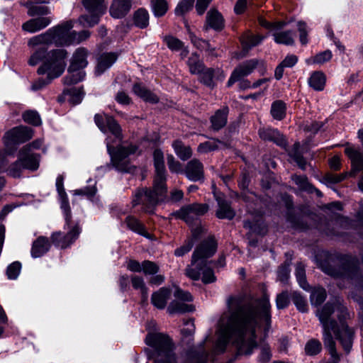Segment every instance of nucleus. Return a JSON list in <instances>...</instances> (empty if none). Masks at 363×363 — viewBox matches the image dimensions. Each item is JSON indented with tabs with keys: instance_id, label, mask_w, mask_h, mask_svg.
Masks as SVG:
<instances>
[{
	"instance_id": "obj_35",
	"label": "nucleus",
	"mask_w": 363,
	"mask_h": 363,
	"mask_svg": "<svg viewBox=\"0 0 363 363\" xmlns=\"http://www.w3.org/2000/svg\"><path fill=\"white\" fill-rule=\"evenodd\" d=\"M134 23L136 26L144 28L149 24V13L145 9H139L135 12Z\"/></svg>"
},
{
	"instance_id": "obj_58",
	"label": "nucleus",
	"mask_w": 363,
	"mask_h": 363,
	"mask_svg": "<svg viewBox=\"0 0 363 363\" xmlns=\"http://www.w3.org/2000/svg\"><path fill=\"white\" fill-rule=\"evenodd\" d=\"M67 93L70 96V102H72L74 104H78L81 103L84 95L82 89L75 88L68 90Z\"/></svg>"
},
{
	"instance_id": "obj_8",
	"label": "nucleus",
	"mask_w": 363,
	"mask_h": 363,
	"mask_svg": "<svg viewBox=\"0 0 363 363\" xmlns=\"http://www.w3.org/2000/svg\"><path fill=\"white\" fill-rule=\"evenodd\" d=\"M82 2L89 14L82 15L78 21L84 27H93L106 12L105 0H83Z\"/></svg>"
},
{
	"instance_id": "obj_51",
	"label": "nucleus",
	"mask_w": 363,
	"mask_h": 363,
	"mask_svg": "<svg viewBox=\"0 0 363 363\" xmlns=\"http://www.w3.org/2000/svg\"><path fill=\"white\" fill-rule=\"evenodd\" d=\"M321 343L320 341L312 339L309 340L305 347V351L308 355H315L321 350Z\"/></svg>"
},
{
	"instance_id": "obj_15",
	"label": "nucleus",
	"mask_w": 363,
	"mask_h": 363,
	"mask_svg": "<svg viewBox=\"0 0 363 363\" xmlns=\"http://www.w3.org/2000/svg\"><path fill=\"white\" fill-rule=\"evenodd\" d=\"M186 177L192 182H197L203 178V166L197 159L190 160L184 169Z\"/></svg>"
},
{
	"instance_id": "obj_21",
	"label": "nucleus",
	"mask_w": 363,
	"mask_h": 363,
	"mask_svg": "<svg viewBox=\"0 0 363 363\" xmlns=\"http://www.w3.org/2000/svg\"><path fill=\"white\" fill-rule=\"evenodd\" d=\"M51 21L52 19L50 17L32 18L23 23L22 28L29 33H35L46 28L50 24Z\"/></svg>"
},
{
	"instance_id": "obj_55",
	"label": "nucleus",
	"mask_w": 363,
	"mask_h": 363,
	"mask_svg": "<svg viewBox=\"0 0 363 363\" xmlns=\"http://www.w3.org/2000/svg\"><path fill=\"white\" fill-rule=\"evenodd\" d=\"M293 181L297 184L300 189L312 191L313 186L308 182V179L306 176H297L294 175L292 177Z\"/></svg>"
},
{
	"instance_id": "obj_61",
	"label": "nucleus",
	"mask_w": 363,
	"mask_h": 363,
	"mask_svg": "<svg viewBox=\"0 0 363 363\" xmlns=\"http://www.w3.org/2000/svg\"><path fill=\"white\" fill-rule=\"evenodd\" d=\"M259 24L271 30H277L281 29L286 23L284 22H275V23H269L263 18H259Z\"/></svg>"
},
{
	"instance_id": "obj_45",
	"label": "nucleus",
	"mask_w": 363,
	"mask_h": 363,
	"mask_svg": "<svg viewBox=\"0 0 363 363\" xmlns=\"http://www.w3.org/2000/svg\"><path fill=\"white\" fill-rule=\"evenodd\" d=\"M216 70L212 68H206L204 67L203 71L200 74V80L205 85L213 87L214 86L213 77Z\"/></svg>"
},
{
	"instance_id": "obj_46",
	"label": "nucleus",
	"mask_w": 363,
	"mask_h": 363,
	"mask_svg": "<svg viewBox=\"0 0 363 363\" xmlns=\"http://www.w3.org/2000/svg\"><path fill=\"white\" fill-rule=\"evenodd\" d=\"M326 298V291L323 288H318L313 290L311 294L312 305H320Z\"/></svg>"
},
{
	"instance_id": "obj_56",
	"label": "nucleus",
	"mask_w": 363,
	"mask_h": 363,
	"mask_svg": "<svg viewBox=\"0 0 363 363\" xmlns=\"http://www.w3.org/2000/svg\"><path fill=\"white\" fill-rule=\"evenodd\" d=\"M49 13V9L47 6L43 5H33L28 7V13L30 16H43Z\"/></svg>"
},
{
	"instance_id": "obj_27",
	"label": "nucleus",
	"mask_w": 363,
	"mask_h": 363,
	"mask_svg": "<svg viewBox=\"0 0 363 363\" xmlns=\"http://www.w3.org/2000/svg\"><path fill=\"white\" fill-rule=\"evenodd\" d=\"M326 77L320 71L313 72L308 78L309 86L315 91H322L325 85Z\"/></svg>"
},
{
	"instance_id": "obj_29",
	"label": "nucleus",
	"mask_w": 363,
	"mask_h": 363,
	"mask_svg": "<svg viewBox=\"0 0 363 363\" xmlns=\"http://www.w3.org/2000/svg\"><path fill=\"white\" fill-rule=\"evenodd\" d=\"M186 64L189 67V72L193 74H199L203 71L204 65L200 60L199 55L193 52L191 56L188 58Z\"/></svg>"
},
{
	"instance_id": "obj_11",
	"label": "nucleus",
	"mask_w": 363,
	"mask_h": 363,
	"mask_svg": "<svg viewBox=\"0 0 363 363\" xmlns=\"http://www.w3.org/2000/svg\"><path fill=\"white\" fill-rule=\"evenodd\" d=\"M94 121L103 133L109 131L118 142L121 140V129L118 123L111 116L106 114L97 113Z\"/></svg>"
},
{
	"instance_id": "obj_12",
	"label": "nucleus",
	"mask_w": 363,
	"mask_h": 363,
	"mask_svg": "<svg viewBox=\"0 0 363 363\" xmlns=\"http://www.w3.org/2000/svg\"><path fill=\"white\" fill-rule=\"evenodd\" d=\"M56 189L60 197V208L63 211L66 225L69 226L72 215L67 195L64 188V176L60 174L56 179Z\"/></svg>"
},
{
	"instance_id": "obj_1",
	"label": "nucleus",
	"mask_w": 363,
	"mask_h": 363,
	"mask_svg": "<svg viewBox=\"0 0 363 363\" xmlns=\"http://www.w3.org/2000/svg\"><path fill=\"white\" fill-rule=\"evenodd\" d=\"M228 310L221 316L216 349L223 352L232 342L240 354H250L257 347L256 328L266 337L271 328L270 303L268 296L249 301L242 296H230Z\"/></svg>"
},
{
	"instance_id": "obj_10",
	"label": "nucleus",
	"mask_w": 363,
	"mask_h": 363,
	"mask_svg": "<svg viewBox=\"0 0 363 363\" xmlns=\"http://www.w3.org/2000/svg\"><path fill=\"white\" fill-rule=\"evenodd\" d=\"M33 130L26 126L16 127L6 132L4 136V143L6 148H12L18 143H25L32 138Z\"/></svg>"
},
{
	"instance_id": "obj_17",
	"label": "nucleus",
	"mask_w": 363,
	"mask_h": 363,
	"mask_svg": "<svg viewBox=\"0 0 363 363\" xmlns=\"http://www.w3.org/2000/svg\"><path fill=\"white\" fill-rule=\"evenodd\" d=\"M118 55L115 52H104L97 59V64L95 68V74H102L106 69H109L116 61Z\"/></svg>"
},
{
	"instance_id": "obj_24",
	"label": "nucleus",
	"mask_w": 363,
	"mask_h": 363,
	"mask_svg": "<svg viewBox=\"0 0 363 363\" xmlns=\"http://www.w3.org/2000/svg\"><path fill=\"white\" fill-rule=\"evenodd\" d=\"M224 27V19L216 10L211 9L206 15V29L211 28L215 30H220Z\"/></svg>"
},
{
	"instance_id": "obj_13",
	"label": "nucleus",
	"mask_w": 363,
	"mask_h": 363,
	"mask_svg": "<svg viewBox=\"0 0 363 363\" xmlns=\"http://www.w3.org/2000/svg\"><path fill=\"white\" fill-rule=\"evenodd\" d=\"M259 63V62L257 60L253 59L246 61L238 66L234 69L228 81V86H231L234 83L240 81L242 77L251 74Z\"/></svg>"
},
{
	"instance_id": "obj_22",
	"label": "nucleus",
	"mask_w": 363,
	"mask_h": 363,
	"mask_svg": "<svg viewBox=\"0 0 363 363\" xmlns=\"http://www.w3.org/2000/svg\"><path fill=\"white\" fill-rule=\"evenodd\" d=\"M130 7V0H113L110 8V13L113 18H122L128 13Z\"/></svg>"
},
{
	"instance_id": "obj_50",
	"label": "nucleus",
	"mask_w": 363,
	"mask_h": 363,
	"mask_svg": "<svg viewBox=\"0 0 363 363\" xmlns=\"http://www.w3.org/2000/svg\"><path fill=\"white\" fill-rule=\"evenodd\" d=\"M291 297L299 311L306 312L307 311L306 301L300 294L293 291L291 293Z\"/></svg>"
},
{
	"instance_id": "obj_25",
	"label": "nucleus",
	"mask_w": 363,
	"mask_h": 363,
	"mask_svg": "<svg viewBox=\"0 0 363 363\" xmlns=\"http://www.w3.org/2000/svg\"><path fill=\"white\" fill-rule=\"evenodd\" d=\"M50 246L48 239L45 237L40 236L33 243L31 248L32 257L34 258L41 257L48 251Z\"/></svg>"
},
{
	"instance_id": "obj_31",
	"label": "nucleus",
	"mask_w": 363,
	"mask_h": 363,
	"mask_svg": "<svg viewBox=\"0 0 363 363\" xmlns=\"http://www.w3.org/2000/svg\"><path fill=\"white\" fill-rule=\"evenodd\" d=\"M273 34L274 41L278 44L291 45L294 44L293 32L291 30L279 31L274 30Z\"/></svg>"
},
{
	"instance_id": "obj_16",
	"label": "nucleus",
	"mask_w": 363,
	"mask_h": 363,
	"mask_svg": "<svg viewBox=\"0 0 363 363\" xmlns=\"http://www.w3.org/2000/svg\"><path fill=\"white\" fill-rule=\"evenodd\" d=\"M259 135L262 140L273 142L280 147H284L286 145L285 138L277 129L271 128H260Z\"/></svg>"
},
{
	"instance_id": "obj_62",
	"label": "nucleus",
	"mask_w": 363,
	"mask_h": 363,
	"mask_svg": "<svg viewBox=\"0 0 363 363\" xmlns=\"http://www.w3.org/2000/svg\"><path fill=\"white\" fill-rule=\"evenodd\" d=\"M22 169L24 168L23 167L22 163L20 161V158H18V160L12 164L9 168V174L13 177H18L21 175Z\"/></svg>"
},
{
	"instance_id": "obj_57",
	"label": "nucleus",
	"mask_w": 363,
	"mask_h": 363,
	"mask_svg": "<svg viewBox=\"0 0 363 363\" xmlns=\"http://www.w3.org/2000/svg\"><path fill=\"white\" fill-rule=\"evenodd\" d=\"M21 269V264L18 262H14L11 264L6 271L8 278L10 279H16L19 274Z\"/></svg>"
},
{
	"instance_id": "obj_42",
	"label": "nucleus",
	"mask_w": 363,
	"mask_h": 363,
	"mask_svg": "<svg viewBox=\"0 0 363 363\" xmlns=\"http://www.w3.org/2000/svg\"><path fill=\"white\" fill-rule=\"evenodd\" d=\"M271 114L274 119L281 120L286 115L285 104L281 101L274 102L271 108Z\"/></svg>"
},
{
	"instance_id": "obj_40",
	"label": "nucleus",
	"mask_w": 363,
	"mask_h": 363,
	"mask_svg": "<svg viewBox=\"0 0 363 363\" xmlns=\"http://www.w3.org/2000/svg\"><path fill=\"white\" fill-rule=\"evenodd\" d=\"M189 37L191 43L198 49L207 51L210 55H214V48H212L210 43L204 40L197 38L194 34L190 33Z\"/></svg>"
},
{
	"instance_id": "obj_64",
	"label": "nucleus",
	"mask_w": 363,
	"mask_h": 363,
	"mask_svg": "<svg viewBox=\"0 0 363 363\" xmlns=\"http://www.w3.org/2000/svg\"><path fill=\"white\" fill-rule=\"evenodd\" d=\"M193 245V240H189L184 245L174 250V255L177 257L183 256L191 250Z\"/></svg>"
},
{
	"instance_id": "obj_44",
	"label": "nucleus",
	"mask_w": 363,
	"mask_h": 363,
	"mask_svg": "<svg viewBox=\"0 0 363 363\" xmlns=\"http://www.w3.org/2000/svg\"><path fill=\"white\" fill-rule=\"evenodd\" d=\"M295 274L299 286L302 289L307 290L308 284L306 279L305 266L302 263L296 264Z\"/></svg>"
},
{
	"instance_id": "obj_39",
	"label": "nucleus",
	"mask_w": 363,
	"mask_h": 363,
	"mask_svg": "<svg viewBox=\"0 0 363 363\" xmlns=\"http://www.w3.org/2000/svg\"><path fill=\"white\" fill-rule=\"evenodd\" d=\"M189 37L191 43L198 49L207 51L210 55H214V48H212L210 43L204 40L197 38L194 34L190 33Z\"/></svg>"
},
{
	"instance_id": "obj_7",
	"label": "nucleus",
	"mask_w": 363,
	"mask_h": 363,
	"mask_svg": "<svg viewBox=\"0 0 363 363\" xmlns=\"http://www.w3.org/2000/svg\"><path fill=\"white\" fill-rule=\"evenodd\" d=\"M89 51L85 48H78L73 53L68 67V73L64 78V82L70 85L82 81L85 77L83 70L88 65Z\"/></svg>"
},
{
	"instance_id": "obj_20",
	"label": "nucleus",
	"mask_w": 363,
	"mask_h": 363,
	"mask_svg": "<svg viewBox=\"0 0 363 363\" xmlns=\"http://www.w3.org/2000/svg\"><path fill=\"white\" fill-rule=\"evenodd\" d=\"M228 112L229 109L227 106H224L215 112L210 118L212 130L218 131L226 125Z\"/></svg>"
},
{
	"instance_id": "obj_34",
	"label": "nucleus",
	"mask_w": 363,
	"mask_h": 363,
	"mask_svg": "<svg viewBox=\"0 0 363 363\" xmlns=\"http://www.w3.org/2000/svg\"><path fill=\"white\" fill-rule=\"evenodd\" d=\"M244 227L249 229L252 233L257 234H264L267 231L266 226L262 220L261 217H259L253 221L250 220H245L244 222Z\"/></svg>"
},
{
	"instance_id": "obj_54",
	"label": "nucleus",
	"mask_w": 363,
	"mask_h": 363,
	"mask_svg": "<svg viewBox=\"0 0 363 363\" xmlns=\"http://www.w3.org/2000/svg\"><path fill=\"white\" fill-rule=\"evenodd\" d=\"M164 40L167 47L172 51H179L184 47V43L173 36H167Z\"/></svg>"
},
{
	"instance_id": "obj_28",
	"label": "nucleus",
	"mask_w": 363,
	"mask_h": 363,
	"mask_svg": "<svg viewBox=\"0 0 363 363\" xmlns=\"http://www.w3.org/2000/svg\"><path fill=\"white\" fill-rule=\"evenodd\" d=\"M133 91L137 96L145 101L152 104L158 101L157 96L140 84H135L133 87Z\"/></svg>"
},
{
	"instance_id": "obj_23",
	"label": "nucleus",
	"mask_w": 363,
	"mask_h": 363,
	"mask_svg": "<svg viewBox=\"0 0 363 363\" xmlns=\"http://www.w3.org/2000/svg\"><path fill=\"white\" fill-rule=\"evenodd\" d=\"M170 296L171 290L168 288L162 287L152 294L151 302L157 308L163 309L165 308Z\"/></svg>"
},
{
	"instance_id": "obj_6",
	"label": "nucleus",
	"mask_w": 363,
	"mask_h": 363,
	"mask_svg": "<svg viewBox=\"0 0 363 363\" xmlns=\"http://www.w3.org/2000/svg\"><path fill=\"white\" fill-rule=\"evenodd\" d=\"M110 138L106 139L107 150L111 156L113 166L120 172H132L135 169L132 166L128 157L137 152L138 147L133 145H121L115 150L114 146L111 143Z\"/></svg>"
},
{
	"instance_id": "obj_48",
	"label": "nucleus",
	"mask_w": 363,
	"mask_h": 363,
	"mask_svg": "<svg viewBox=\"0 0 363 363\" xmlns=\"http://www.w3.org/2000/svg\"><path fill=\"white\" fill-rule=\"evenodd\" d=\"M202 269L200 270V275L202 274V281L205 284L213 283L216 281V276L213 269L208 267V262H206V267L201 265Z\"/></svg>"
},
{
	"instance_id": "obj_37",
	"label": "nucleus",
	"mask_w": 363,
	"mask_h": 363,
	"mask_svg": "<svg viewBox=\"0 0 363 363\" xmlns=\"http://www.w3.org/2000/svg\"><path fill=\"white\" fill-rule=\"evenodd\" d=\"M193 307L191 305L180 302L179 301H173L170 303L167 308V311L170 314L176 313H186L191 311Z\"/></svg>"
},
{
	"instance_id": "obj_26",
	"label": "nucleus",
	"mask_w": 363,
	"mask_h": 363,
	"mask_svg": "<svg viewBox=\"0 0 363 363\" xmlns=\"http://www.w3.org/2000/svg\"><path fill=\"white\" fill-rule=\"evenodd\" d=\"M344 269L343 277L351 280H358L361 276L359 271V262L354 258H351L348 260L347 264L344 267Z\"/></svg>"
},
{
	"instance_id": "obj_36",
	"label": "nucleus",
	"mask_w": 363,
	"mask_h": 363,
	"mask_svg": "<svg viewBox=\"0 0 363 363\" xmlns=\"http://www.w3.org/2000/svg\"><path fill=\"white\" fill-rule=\"evenodd\" d=\"M173 148L177 156L182 160H186L191 156V150L188 146H184L183 143L177 140L172 144Z\"/></svg>"
},
{
	"instance_id": "obj_47",
	"label": "nucleus",
	"mask_w": 363,
	"mask_h": 363,
	"mask_svg": "<svg viewBox=\"0 0 363 363\" xmlns=\"http://www.w3.org/2000/svg\"><path fill=\"white\" fill-rule=\"evenodd\" d=\"M291 294H289L287 291H284L277 296L276 305L278 309H284L286 308L291 300Z\"/></svg>"
},
{
	"instance_id": "obj_53",
	"label": "nucleus",
	"mask_w": 363,
	"mask_h": 363,
	"mask_svg": "<svg viewBox=\"0 0 363 363\" xmlns=\"http://www.w3.org/2000/svg\"><path fill=\"white\" fill-rule=\"evenodd\" d=\"M152 10L155 16H162L167 11V4L164 0H155L152 2Z\"/></svg>"
},
{
	"instance_id": "obj_33",
	"label": "nucleus",
	"mask_w": 363,
	"mask_h": 363,
	"mask_svg": "<svg viewBox=\"0 0 363 363\" xmlns=\"http://www.w3.org/2000/svg\"><path fill=\"white\" fill-rule=\"evenodd\" d=\"M264 38L265 37L262 35H253L247 33L242 35L241 42L244 49L249 50L252 47L256 46L260 43Z\"/></svg>"
},
{
	"instance_id": "obj_30",
	"label": "nucleus",
	"mask_w": 363,
	"mask_h": 363,
	"mask_svg": "<svg viewBox=\"0 0 363 363\" xmlns=\"http://www.w3.org/2000/svg\"><path fill=\"white\" fill-rule=\"evenodd\" d=\"M333 57V54L330 50H325L321 52L315 56L310 57L306 59V63L308 65H323L324 63L330 61Z\"/></svg>"
},
{
	"instance_id": "obj_18",
	"label": "nucleus",
	"mask_w": 363,
	"mask_h": 363,
	"mask_svg": "<svg viewBox=\"0 0 363 363\" xmlns=\"http://www.w3.org/2000/svg\"><path fill=\"white\" fill-rule=\"evenodd\" d=\"M28 147L29 146H24L20 150L19 158L23 168L34 171L38 168V158L36 155L28 152Z\"/></svg>"
},
{
	"instance_id": "obj_41",
	"label": "nucleus",
	"mask_w": 363,
	"mask_h": 363,
	"mask_svg": "<svg viewBox=\"0 0 363 363\" xmlns=\"http://www.w3.org/2000/svg\"><path fill=\"white\" fill-rule=\"evenodd\" d=\"M125 222L127 225V227L130 230H131L140 235H146V231H145L144 225L141 223H140L139 220L138 219H136L135 218H134L133 216H128L125 218Z\"/></svg>"
},
{
	"instance_id": "obj_5",
	"label": "nucleus",
	"mask_w": 363,
	"mask_h": 363,
	"mask_svg": "<svg viewBox=\"0 0 363 363\" xmlns=\"http://www.w3.org/2000/svg\"><path fill=\"white\" fill-rule=\"evenodd\" d=\"M145 342L157 354L155 363H177L173 345L168 336L162 333H150Z\"/></svg>"
},
{
	"instance_id": "obj_60",
	"label": "nucleus",
	"mask_w": 363,
	"mask_h": 363,
	"mask_svg": "<svg viewBox=\"0 0 363 363\" xmlns=\"http://www.w3.org/2000/svg\"><path fill=\"white\" fill-rule=\"evenodd\" d=\"M142 271L146 275L155 274L159 271V267L155 263L145 260L142 262Z\"/></svg>"
},
{
	"instance_id": "obj_32",
	"label": "nucleus",
	"mask_w": 363,
	"mask_h": 363,
	"mask_svg": "<svg viewBox=\"0 0 363 363\" xmlns=\"http://www.w3.org/2000/svg\"><path fill=\"white\" fill-rule=\"evenodd\" d=\"M131 284L135 289L140 291L142 302H146L148 297V290L145 286L143 278L138 275L132 276Z\"/></svg>"
},
{
	"instance_id": "obj_19",
	"label": "nucleus",
	"mask_w": 363,
	"mask_h": 363,
	"mask_svg": "<svg viewBox=\"0 0 363 363\" xmlns=\"http://www.w3.org/2000/svg\"><path fill=\"white\" fill-rule=\"evenodd\" d=\"M216 199L218 206L216 213V216L220 219H233L235 216V212L232 208L230 202L220 196H217Z\"/></svg>"
},
{
	"instance_id": "obj_2",
	"label": "nucleus",
	"mask_w": 363,
	"mask_h": 363,
	"mask_svg": "<svg viewBox=\"0 0 363 363\" xmlns=\"http://www.w3.org/2000/svg\"><path fill=\"white\" fill-rule=\"evenodd\" d=\"M72 21H66L56 26L49 28L46 32L31 38L28 41V45L34 48L28 63L35 66L42 62L38 69L39 74H47L48 80L39 79L32 85V89L38 90L45 86L52 79L60 77L66 67L65 59L67 52L64 49H55L48 52V45L54 44L57 46H69L73 44H79L88 39L90 32L82 30L76 32L72 30Z\"/></svg>"
},
{
	"instance_id": "obj_4",
	"label": "nucleus",
	"mask_w": 363,
	"mask_h": 363,
	"mask_svg": "<svg viewBox=\"0 0 363 363\" xmlns=\"http://www.w3.org/2000/svg\"><path fill=\"white\" fill-rule=\"evenodd\" d=\"M217 243L213 237L204 240L196 247L191 257V264L185 270L186 275L193 280L200 279L201 265L206 267V259L213 256L216 252Z\"/></svg>"
},
{
	"instance_id": "obj_3",
	"label": "nucleus",
	"mask_w": 363,
	"mask_h": 363,
	"mask_svg": "<svg viewBox=\"0 0 363 363\" xmlns=\"http://www.w3.org/2000/svg\"><path fill=\"white\" fill-rule=\"evenodd\" d=\"M155 177L152 189L138 190L133 199V205L142 204L143 210L152 213L154 207L165 196L167 188L165 186L166 174L163 153L160 150H155L153 153Z\"/></svg>"
},
{
	"instance_id": "obj_14",
	"label": "nucleus",
	"mask_w": 363,
	"mask_h": 363,
	"mask_svg": "<svg viewBox=\"0 0 363 363\" xmlns=\"http://www.w3.org/2000/svg\"><path fill=\"white\" fill-rule=\"evenodd\" d=\"M79 233V228L78 225H74L66 235H63L61 232H57L52 235L51 238L55 245L61 248H66L78 238Z\"/></svg>"
},
{
	"instance_id": "obj_43",
	"label": "nucleus",
	"mask_w": 363,
	"mask_h": 363,
	"mask_svg": "<svg viewBox=\"0 0 363 363\" xmlns=\"http://www.w3.org/2000/svg\"><path fill=\"white\" fill-rule=\"evenodd\" d=\"M299 147L300 144L298 143H296L294 145L292 150L289 152V155L294 160L300 168L302 169H306L307 162L298 152Z\"/></svg>"
},
{
	"instance_id": "obj_49",
	"label": "nucleus",
	"mask_w": 363,
	"mask_h": 363,
	"mask_svg": "<svg viewBox=\"0 0 363 363\" xmlns=\"http://www.w3.org/2000/svg\"><path fill=\"white\" fill-rule=\"evenodd\" d=\"M195 0H181L175 9V13L177 16H182L190 11Z\"/></svg>"
},
{
	"instance_id": "obj_38",
	"label": "nucleus",
	"mask_w": 363,
	"mask_h": 363,
	"mask_svg": "<svg viewBox=\"0 0 363 363\" xmlns=\"http://www.w3.org/2000/svg\"><path fill=\"white\" fill-rule=\"evenodd\" d=\"M189 37L191 43L198 49L207 51L210 55H214V48H212L210 43L204 40L197 38L194 34L190 33Z\"/></svg>"
},
{
	"instance_id": "obj_52",
	"label": "nucleus",
	"mask_w": 363,
	"mask_h": 363,
	"mask_svg": "<svg viewBox=\"0 0 363 363\" xmlns=\"http://www.w3.org/2000/svg\"><path fill=\"white\" fill-rule=\"evenodd\" d=\"M23 118L25 122L33 125H39L41 124L40 117L35 111H27L24 112L23 114Z\"/></svg>"
},
{
	"instance_id": "obj_59",
	"label": "nucleus",
	"mask_w": 363,
	"mask_h": 363,
	"mask_svg": "<svg viewBox=\"0 0 363 363\" xmlns=\"http://www.w3.org/2000/svg\"><path fill=\"white\" fill-rule=\"evenodd\" d=\"M218 141L210 140L205 143H201L198 146V152L201 153H207L211 151H213L218 148Z\"/></svg>"
},
{
	"instance_id": "obj_63",
	"label": "nucleus",
	"mask_w": 363,
	"mask_h": 363,
	"mask_svg": "<svg viewBox=\"0 0 363 363\" xmlns=\"http://www.w3.org/2000/svg\"><path fill=\"white\" fill-rule=\"evenodd\" d=\"M298 30L299 32V38L300 42L303 45H306L308 43V38H307V26L304 22H298Z\"/></svg>"
},
{
	"instance_id": "obj_9",
	"label": "nucleus",
	"mask_w": 363,
	"mask_h": 363,
	"mask_svg": "<svg viewBox=\"0 0 363 363\" xmlns=\"http://www.w3.org/2000/svg\"><path fill=\"white\" fill-rule=\"evenodd\" d=\"M208 211V205L195 203L184 206L179 210L174 212L172 215L191 225L194 220L204 215Z\"/></svg>"
}]
</instances>
